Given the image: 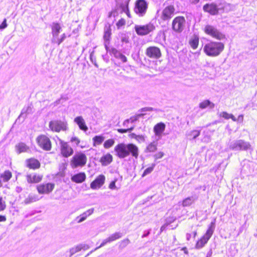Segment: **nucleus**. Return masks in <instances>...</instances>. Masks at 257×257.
I'll use <instances>...</instances> for the list:
<instances>
[{
    "instance_id": "obj_24",
    "label": "nucleus",
    "mask_w": 257,
    "mask_h": 257,
    "mask_svg": "<svg viewBox=\"0 0 257 257\" xmlns=\"http://www.w3.org/2000/svg\"><path fill=\"white\" fill-rule=\"evenodd\" d=\"M52 29V38H56L59 36V33L62 30V28L59 23L57 22H53L51 25Z\"/></svg>"
},
{
    "instance_id": "obj_36",
    "label": "nucleus",
    "mask_w": 257,
    "mask_h": 257,
    "mask_svg": "<svg viewBox=\"0 0 257 257\" xmlns=\"http://www.w3.org/2000/svg\"><path fill=\"white\" fill-rule=\"evenodd\" d=\"M104 140V137L102 135L95 136L92 138L93 146L100 145Z\"/></svg>"
},
{
    "instance_id": "obj_49",
    "label": "nucleus",
    "mask_w": 257,
    "mask_h": 257,
    "mask_svg": "<svg viewBox=\"0 0 257 257\" xmlns=\"http://www.w3.org/2000/svg\"><path fill=\"white\" fill-rule=\"evenodd\" d=\"M230 114L228 113L227 112L223 111L221 112L219 114L220 117H222L225 119H228L230 118Z\"/></svg>"
},
{
    "instance_id": "obj_54",
    "label": "nucleus",
    "mask_w": 257,
    "mask_h": 257,
    "mask_svg": "<svg viewBox=\"0 0 257 257\" xmlns=\"http://www.w3.org/2000/svg\"><path fill=\"white\" fill-rule=\"evenodd\" d=\"M78 245H79V246L80 250L81 249L85 250L88 249L89 248V246L87 244H78Z\"/></svg>"
},
{
    "instance_id": "obj_2",
    "label": "nucleus",
    "mask_w": 257,
    "mask_h": 257,
    "mask_svg": "<svg viewBox=\"0 0 257 257\" xmlns=\"http://www.w3.org/2000/svg\"><path fill=\"white\" fill-rule=\"evenodd\" d=\"M224 48V45L221 42L210 41L206 43L203 51L206 55L210 57H216L219 55Z\"/></svg>"
},
{
    "instance_id": "obj_17",
    "label": "nucleus",
    "mask_w": 257,
    "mask_h": 257,
    "mask_svg": "<svg viewBox=\"0 0 257 257\" xmlns=\"http://www.w3.org/2000/svg\"><path fill=\"white\" fill-rule=\"evenodd\" d=\"M61 152L64 157H68L73 153V150L70 147L67 143L61 141Z\"/></svg>"
},
{
    "instance_id": "obj_46",
    "label": "nucleus",
    "mask_w": 257,
    "mask_h": 257,
    "mask_svg": "<svg viewBox=\"0 0 257 257\" xmlns=\"http://www.w3.org/2000/svg\"><path fill=\"white\" fill-rule=\"evenodd\" d=\"M51 42L54 44H57L58 45H59L61 43L63 42V41L61 40L60 38H59L58 36L56 38H52Z\"/></svg>"
},
{
    "instance_id": "obj_1",
    "label": "nucleus",
    "mask_w": 257,
    "mask_h": 257,
    "mask_svg": "<svg viewBox=\"0 0 257 257\" xmlns=\"http://www.w3.org/2000/svg\"><path fill=\"white\" fill-rule=\"evenodd\" d=\"M114 151L120 159L125 158L130 155L137 159L139 156V148L134 144H118L114 147Z\"/></svg>"
},
{
    "instance_id": "obj_39",
    "label": "nucleus",
    "mask_w": 257,
    "mask_h": 257,
    "mask_svg": "<svg viewBox=\"0 0 257 257\" xmlns=\"http://www.w3.org/2000/svg\"><path fill=\"white\" fill-rule=\"evenodd\" d=\"M122 236V233L119 232H115L112 234H111L109 237L108 239L110 242H112L114 241L117 239L120 238Z\"/></svg>"
},
{
    "instance_id": "obj_52",
    "label": "nucleus",
    "mask_w": 257,
    "mask_h": 257,
    "mask_svg": "<svg viewBox=\"0 0 257 257\" xmlns=\"http://www.w3.org/2000/svg\"><path fill=\"white\" fill-rule=\"evenodd\" d=\"M108 242H110L109 239H108V237L104 240H103V241L102 242V243L100 244V245L96 247L95 250L97 249V248H99L100 247H101L103 246H104Z\"/></svg>"
},
{
    "instance_id": "obj_23",
    "label": "nucleus",
    "mask_w": 257,
    "mask_h": 257,
    "mask_svg": "<svg viewBox=\"0 0 257 257\" xmlns=\"http://www.w3.org/2000/svg\"><path fill=\"white\" fill-rule=\"evenodd\" d=\"M33 112V107L32 105H28V106H25L21 111V113L17 118V120L20 119L21 118H23V120H24L27 114L32 113Z\"/></svg>"
},
{
    "instance_id": "obj_43",
    "label": "nucleus",
    "mask_w": 257,
    "mask_h": 257,
    "mask_svg": "<svg viewBox=\"0 0 257 257\" xmlns=\"http://www.w3.org/2000/svg\"><path fill=\"white\" fill-rule=\"evenodd\" d=\"M80 251L79 245H77L75 247H72L70 249L69 252L70 253V257L72 256L75 253Z\"/></svg>"
},
{
    "instance_id": "obj_59",
    "label": "nucleus",
    "mask_w": 257,
    "mask_h": 257,
    "mask_svg": "<svg viewBox=\"0 0 257 257\" xmlns=\"http://www.w3.org/2000/svg\"><path fill=\"white\" fill-rule=\"evenodd\" d=\"M243 120V115L242 114H240L237 119V121L239 122H242Z\"/></svg>"
},
{
    "instance_id": "obj_5",
    "label": "nucleus",
    "mask_w": 257,
    "mask_h": 257,
    "mask_svg": "<svg viewBox=\"0 0 257 257\" xmlns=\"http://www.w3.org/2000/svg\"><path fill=\"white\" fill-rule=\"evenodd\" d=\"M228 147L233 151H247L250 148L251 146L249 142L243 140H236L230 141Z\"/></svg>"
},
{
    "instance_id": "obj_13",
    "label": "nucleus",
    "mask_w": 257,
    "mask_h": 257,
    "mask_svg": "<svg viewBox=\"0 0 257 257\" xmlns=\"http://www.w3.org/2000/svg\"><path fill=\"white\" fill-rule=\"evenodd\" d=\"M155 27L153 24L149 23L146 25L139 26L136 25L135 27V31L138 35H146L152 32Z\"/></svg>"
},
{
    "instance_id": "obj_10",
    "label": "nucleus",
    "mask_w": 257,
    "mask_h": 257,
    "mask_svg": "<svg viewBox=\"0 0 257 257\" xmlns=\"http://www.w3.org/2000/svg\"><path fill=\"white\" fill-rule=\"evenodd\" d=\"M148 7V3L145 0H138L136 2L134 11L140 17H143L146 13Z\"/></svg>"
},
{
    "instance_id": "obj_27",
    "label": "nucleus",
    "mask_w": 257,
    "mask_h": 257,
    "mask_svg": "<svg viewBox=\"0 0 257 257\" xmlns=\"http://www.w3.org/2000/svg\"><path fill=\"white\" fill-rule=\"evenodd\" d=\"M42 177V175L36 174H29L27 176V180L29 183H36L41 181Z\"/></svg>"
},
{
    "instance_id": "obj_38",
    "label": "nucleus",
    "mask_w": 257,
    "mask_h": 257,
    "mask_svg": "<svg viewBox=\"0 0 257 257\" xmlns=\"http://www.w3.org/2000/svg\"><path fill=\"white\" fill-rule=\"evenodd\" d=\"M199 44V39L198 38L195 37L190 40L189 44L191 48L193 49H196Z\"/></svg>"
},
{
    "instance_id": "obj_48",
    "label": "nucleus",
    "mask_w": 257,
    "mask_h": 257,
    "mask_svg": "<svg viewBox=\"0 0 257 257\" xmlns=\"http://www.w3.org/2000/svg\"><path fill=\"white\" fill-rule=\"evenodd\" d=\"M70 141L72 143H74L76 146H78L80 143V140L76 137H73L71 138Z\"/></svg>"
},
{
    "instance_id": "obj_64",
    "label": "nucleus",
    "mask_w": 257,
    "mask_h": 257,
    "mask_svg": "<svg viewBox=\"0 0 257 257\" xmlns=\"http://www.w3.org/2000/svg\"><path fill=\"white\" fill-rule=\"evenodd\" d=\"M230 118H231L233 121H237V119L235 117V116L232 114H230Z\"/></svg>"
},
{
    "instance_id": "obj_56",
    "label": "nucleus",
    "mask_w": 257,
    "mask_h": 257,
    "mask_svg": "<svg viewBox=\"0 0 257 257\" xmlns=\"http://www.w3.org/2000/svg\"><path fill=\"white\" fill-rule=\"evenodd\" d=\"M150 231H151V229L144 231V234L142 236V237L144 238V237L148 236L150 233Z\"/></svg>"
},
{
    "instance_id": "obj_20",
    "label": "nucleus",
    "mask_w": 257,
    "mask_h": 257,
    "mask_svg": "<svg viewBox=\"0 0 257 257\" xmlns=\"http://www.w3.org/2000/svg\"><path fill=\"white\" fill-rule=\"evenodd\" d=\"M116 6L120 9L121 12H123L130 17L128 11V1L127 0H115Z\"/></svg>"
},
{
    "instance_id": "obj_3",
    "label": "nucleus",
    "mask_w": 257,
    "mask_h": 257,
    "mask_svg": "<svg viewBox=\"0 0 257 257\" xmlns=\"http://www.w3.org/2000/svg\"><path fill=\"white\" fill-rule=\"evenodd\" d=\"M231 6L226 3H211L206 4L203 6V10L204 12L209 13L211 15L218 14L219 11L227 12L231 9Z\"/></svg>"
},
{
    "instance_id": "obj_8",
    "label": "nucleus",
    "mask_w": 257,
    "mask_h": 257,
    "mask_svg": "<svg viewBox=\"0 0 257 257\" xmlns=\"http://www.w3.org/2000/svg\"><path fill=\"white\" fill-rule=\"evenodd\" d=\"M204 31L207 35L217 40H222L225 38V35L213 26L206 25L204 28Z\"/></svg>"
},
{
    "instance_id": "obj_4",
    "label": "nucleus",
    "mask_w": 257,
    "mask_h": 257,
    "mask_svg": "<svg viewBox=\"0 0 257 257\" xmlns=\"http://www.w3.org/2000/svg\"><path fill=\"white\" fill-rule=\"evenodd\" d=\"M215 228V219L209 224L205 234L196 243L195 248L200 249L207 243L211 237Z\"/></svg>"
},
{
    "instance_id": "obj_12",
    "label": "nucleus",
    "mask_w": 257,
    "mask_h": 257,
    "mask_svg": "<svg viewBox=\"0 0 257 257\" xmlns=\"http://www.w3.org/2000/svg\"><path fill=\"white\" fill-rule=\"evenodd\" d=\"M49 127L50 129L56 132L61 131H66L68 129L67 123L61 120H52L49 122Z\"/></svg>"
},
{
    "instance_id": "obj_47",
    "label": "nucleus",
    "mask_w": 257,
    "mask_h": 257,
    "mask_svg": "<svg viewBox=\"0 0 257 257\" xmlns=\"http://www.w3.org/2000/svg\"><path fill=\"white\" fill-rule=\"evenodd\" d=\"M143 115H144V114L140 113V114H137L136 116H135L134 117H131L129 119H130V121L132 123H134L135 121H136L139 119V118L143 116Z\"/></svg>"
},
{
    "instance_id": "obj_29",
    "label": "nucleus",
    "mask_w": 257,
    "mask_h": 257,
    "mask_svg": "<svg viewBox=\"0 0 257 257\" xmlns=\"http://www.w3.org/2000/svg\"><path fill=\"white\" fill-rule=\"evenodd\" d=\"M102 166H107L112 161V156L110 154L103 156L100 160Z\"/></svg>"
},
{
    "instance_id": "obj_62",
    "label": "nucleus",
    "mask_w": 257,
    "mask_h": 257,
    "mask_svg": "<svg viewBox=\"0 0 257 257\" xmlns=\"http://www.w3.org/2000/svg\"><path fill=\"white\" fill-rule=\"evenodd\" d=\"M66 38V35L65 33H63L60 36V39H61V40L63 41V42L65 40Z\"/></svg>"
},
{
    "instance_id": "obj_63",
    "label": "nucleus",
    "mask_w": 257,
    "mask_h": 257,
    "mask_svg": "<svg viewBox=\"0 0 257 257\" xmlns=\"http://www.w3.org/2000/svg\"><path fill=\"white\" fill-rule=\"evenodd\" d=\"M212 254V249H210L209 251L207 252L206 256V257H211Z\"/></svg>"
},
{
    "instance_id": "obj_7",
    "label": "nucleus",
    "mask_w": 257,
    "mask_h": 257,
    "mask_svg": "<svg viewBox=\"0 0 257 257\" xmlns=\"http://www.w3.org/2000/svg\"><path fill=\"white\" fill-rule=\"evenodd\" d=\"M186 20L183 16H178L175 18L172 22V28L177 33H181L184 29Z\"/></svg>"
},
{
    "instance_id": "obj_37",
    "label": "nucleus",
    "mask_w": 257,
    "mask_h": 257,
    "mask_svg": "<svg viewBox=\"0 0 257 257\" xmlns=\"http://www.w3.org/2000/svg\"><path fill=\"white\" fill-rule=\"evenodd\" d=\"M12 177V173L9 170L5 171L4 173L1 175V178L3 179V181L5 182L9 181Z\"/></svg>"
},
{
    "instance_id": "obj_57",
    "label": "nucleus",
    "mask_w": 257,
    "mask_h": 257,
    "mask_svg": "<svg viewBox=\"0 0 257 257\" xmlns=\"http://www.w3.org/2000/svg\"><path fill=\"white\" fill-rule=\"evenodd\" d=\"M130 243V240L128 239H125L123 240L121 242V244H123V246H125Z\"/></svg>"
},
{
    "instance_id": "obj_42",
    "label": "nucleus",
    "mask_w": 257,
    "mask_h": 257,
    "mask_svg": "<svg viewBox=\"0 0 257 257\" xmlns=\"http://www.w3.org/2000/svg\"><path fill=\"white\" fill-rule=\"evenodd\" d=\"M68 99V97L66 96H61V97L56 100L54 102V104L55 106H57L60 103H63L64 101H66Z\"/></svg>"
},
{
    "instance_id": "obj_53",
    "label": "nucleus",
    "mask_w": 257,
    "mask_h": 257,
    "mask_svg": "<svg viewBox=\"0 0 257 257\" xmlns=\"http://www.w3.org/2000/svg\"><path fill=\"white\" fill-rule=\"evenodd\" d=\"M7 20L6 19H5L2 22V23L0 25V29L3 30L7 27Z\"/></svg>"
},
{
    "instance_id": "obj_18",
    "label": "nucleus",
    "mask_w": 257,
    "mask_h": 257,
    "mask_svg": "<svg viewBox=\"0 0 257 257\" xmlns=\"http://www.w3.org/2000/svg\"><path fill=\"white\" fill-rule=\"evenodd\" d=\"M105 177L103 175H99L90 184V187L92 189L100 188L104 183Z\"/></svg>"
},
{
    "instance_id": "obj_6",
    "label": "nucleus",
    "mask_w": 257,
    "mask_h": 257,
    "mask_svg": "<svg viewBox=\"0 0 257 257\" xmlns=\"http://www.w3.org/2000/svg\"><path fill=\"white\" fill-rule=\"evenodd\" d=\"M86 161L87 158L84 154L82 153H76L72 157L71 165L73 168L83 167L86 164Z\"/></svg>"
},
{
    "instance_id": "obj_15",
    "label": "nucleus",
    "mask_w": 257,
    "mask_h": 257,
    "mask_svg": "<svg viewBox=\"0 0 257 257\" xmlns=\"http://www.w3.org/2000/svg\"><path fill=\"white\" fill-rule=\"evenodd\" d=\"M54 186V184L51 183L40 184L37 186V190L41 194H48L52 191Z\"/></svg>"
},
{
    "instance_id": "obj_33",
    "label": "nucleus",
    "mask_w": 257,
    "mask_h": 257,
    "mask_svg": "<svg viewBox=\"0 0 257 257\" xmlns=\"http://www.w3.org/2000/svg\"><path fill=\"white\" fill-rule=\"evenodd\" d=\"M28 166L31 169H36L40 167V162L36 159H31L28 160Z\"/></svg>"
},
{
    "instance_id": "obj_30",
    "label": "nucleus",
    "mask_w": 257,
    "mask_h": 257,
    "mask_svg": "<svg viewBox=\"0 0 257 257\" xmlns=\"http://www.w3.org/2000/svg\"><path fill=\"white\" fill-rule=\"evenodd\" d=\"M158 141H153L150 143L146 147L145 152L153 153L155 152L157 149Z\"/></svg>"
},
{
    "instance_id": "obj_41",
    "label": "nucleus",
    "mask_w": 257,
    "mask_h": 257,
    "mask_svg": "<svg viewBox=\"0 0 257 257\" xmlns=\"http://www.w3.org/2000/svg\"><path fill=\"white\" fill-rule=\"evenodd\" d=\"M114 143L115 142L113 139H108L104 142L103 146L105 149H108L112 147Z\"/></svg>"
},
{
    "instance_id": "obj_55",
    "label": "nucleus",
    "mask_w": 257,
    "mask_h": 257,
    "mask_svg": "<svg viewBox=\"0 0 257 257\" xmlns=\"http://www.w3.org/2000/svg\"><path fill=\"white\" fill-rule=\"evenodd\" d=\"M136 139L142 142H144L145 141V137L143 135H138L137 138Z\"/></svg>"
},
{
    "instance_id": "obj_40",
    "label": "nucleus",
    "mask_w": 257,
    "mask_h": 257,
    "mask_svg": "<svg viewBox=\"0 0 257 257\" xmlns=\"http://www.w3.org/2000/svg\"><path fill=\"white\" fill-rule=\"evenodd\" d=\"M119 37L122 43L127 44L130 42L129 36L127 34L125 33H122L120 34Z\"/></svg>"
},
{
    "instance_id": "obj_25",
    "label": "nucleus",
    "mask_w": 257,
    "mask_h": 257,
    "mask_svg": "<svg viewBox=\"0 0 257 257\" xmlns=\"http://www.w3.org/2000/svg\"><path fill=\"white\" fill-rule=\"evenodd\" d=\"M94 210V209L93 208L89 209L88 210L81 214L80 216H77L75 220L78 223L84 221V220H86L88 216H90L93 213Z\"/></svg>"
},
{
    "instance_id": "obj_19",
    "label": "nucleus",
    "mask_w": 257,
    "mask_h": 257,
    "mask_svg": "<svg viewBox=\"0 0 257 257\" xmlns=\"http://www.w3.org/2000/svg\"><path fill=\"white\" fill-rule=\"evenodd\" d=\"M111 35V29L110 25L109 24L105 25L104 29L103 39L104 41V45L107 51L108 50V45L109 44V42L110 40Z\"/></svg>"
},
{
    "instance_id": "obj_11",
    "label": "nucleus",
    "mask_w": 257,
    "mask_h": 257,
    "mask_svg": "<svg viewBox=\"0 0 257 257\" xmlns=\"http://www.w3.org/2000/svg\"><path fill=\"white\" fill-rule=\"evenodd\" d=\"M36 141L41 148L45 151H50L51 149V143L50 139L45 135H41L39 136Z\"/></svg>"
},
{
    "instance_id": "obj_60",
    "label": "nucleus",
    "mask_w": 257,
    "mask_h": 257,
    "mask_svg": "<svg viewBox=\"0 0 257 257\" xmlns=\"http://www.w3.org/2000/svg\"><path fill=\"white\" fill-rule=\"evenodd\" d=\"M118 132L120 133H126V128H119L117 130Z\"/></svg>"
},
{
    "instance_id": "obj_50",
    "label": "nucleus",
    "mask_w": 257,
    "mask_h": 257,
    "mask_svg": "<svg viewBox=\"0 0 257 257\" xmlns=\"http://www.w3.org/2000/svg\"><path fill=\"white\" fill-rule=\"evenodd\" d=\"M164 153L162 152H158L154 155L156 160L162 158L164 156Z\"/></svg>"
},
{
    "instance_id": "obj_34",
    "label": "nucleus",
    "mask_w": 257,
    "mask_h": 257,
    "mask_svg": "<svg viewBox=\"0 0 257 257\" xmlns=\"http://www.w3.org/2000/svg\"><path fill=\"white\" fill-rule=\"evenodd\" d=\"M29 148L24 143H20L16 145V149L18 154L22 152H25L27 151Z\"/></svg>"
},
{
    "instance_id": "obj_31",
    "label": "nucleus",
    "mask_w": 257,
    "mask_h": 257,
    "mask_svg": "<svg viewBox=\"0 0 257 257\" xmlns=\"http://www.w3.org/2000/svg\"><path fill=\"white\" fill-rule=\"evenodd\" d=\"M39 200V198L37 195L36 194H29V196L25 198L24 202L25 204H29Z\"/></svg>"
},
{
    "instance_id": "obj_45",
    "label": "nucleus",
    "mask_w": 257,
    "mask_h": 257,
    "mask_svg": "<svg viewBox=\"0 0 257 257\" xmlns=\"http://www.w3.org/2000/svg\"><path fill=\"white\" fill-rule=\"evenodd\" d=\"M125 24V21L124 19H120L116 24V27L118 29H120Z\"/></svg>"
},
{
    "instance_id": "obj_44",
    "label": "nucleus",
    "mask_w": 257,
    "mask_h": 257,
    "mask_svg": "<svg viewBox=\"0 0 257 257\" xmlns=\"http://www.w3.org/2000/svg\"><path fill=\"white\" fill-rule=\"evenodd\" d=\"M154 166L155 165H154L153 166L148 167L147 169H146L145 170V171H144V173L142 175V177H144V176L147 175L148 174H149L150 173H151L154 170Z\"/></svg>"
},
{
    "instance_id": "obj_14",
    "label": "nucleus",
    "mask_w": 257,
    "mask_h": 257,
    "mask_svg": "<svg viewBox=\"0 0 257 257\" xmlns=\"http://www.w3.org/2000/svg\"><path fill=\"white\" fill-rule=\"evenodd\" d=\"M146 55L150 58L153 59H159L161 56L160 49L155 46H151L146 50Z\"/></svg>"
},
{
    "instance_id": "obj_22",
    "label": "nucleus",
    "mask_w": 257,
    "mask_h": 257,
    "mask_svg": "<svg viewBox=\"0 0 257 257\" xmlns=\"http://www.w3.org/2000/svg\"><path fill=\"white\" fill-rule=\"evenodd\" d=\"M74 121L78 125L79 128L81 130L85 132L88 130V127L85 123V120L81 116L76 117L74 119Z\"/></svg>"
},
{
    "instance_id": "obj_35",
    "label": "nucleus",
    "mask_w": 257,
    "mask_h": 257,
    "mask_svg": "<svg viewBox=\"0 0 257 257\" xmlns=\"http://www.w3.org/2000/svg\"><path fill=\"white\" fill-rule=\"evenodd\" d=\"M208 106L213 108L214 107V104L209 100H205L199 103V107L201 109H205Z\"/></svg>"
},
{
    "instance_id": "obj_58",
    "label": "nucleus",
    "mask_w": 257,
    "mask_h": 257,
    "mask_svg": "<svg viewBox=\"0 0 257 257\" xmlns=\"http://www.w3.org/2000/svg\"><path fill=\"white\" fill-rule=\"evenodd\" d=\"M130 122V119H125L123 122V126L124 127H128V124Z\"/></svg>"
},
{
    "instance_id": "obj_28",
    "label": "nucleus",
    "mask_w": 257,
    "mask_h": 257,
    "mask_svg": "<svg viewBox=\"0 0 257 257\" xmlns=\"http://www.w3.org/2000/svg\"><path fill=\"white\" fill-rule=\"evenodd\" d=\"M197 199L198 196L195 194L193 195L184 199L182 201V205L184 207L189 206L194 203Z\"/></svg>"
},
{
    "instance_id": "obj_9",
    "label": "nucleus",
    "mask_w": 257,
    "mask_h": 257,
    "mask_svg": "<svg viewBox=\"0 0 257 257\" xmlns=\"http://www.w3.org/2000/svg\"><path fill=\"white\" fill-rule=\"evenodd\" d=\"M175 9L172 5L166 6L162 11L160 19L167 23L172 18L175 14Z\"/></svg>"
},
{
    "instance_id": "obj_26",
    "label": "nucleus",
    "mask_w": 257,
    "mask_h": 257,
    "mask_svg": "<svg viewBox=\"0 0 257 257\" xmlns=\"http://www.w3.org/2000/svg\"><path fill=\"white\" fill-rule=\"evenodd\" d=\"M110 53L113 55L115 58L119 59L122 63L127 62L126 57L116 49L112 48L110 51Z\"/></svg>"
},
{
    "instance_id": "obj_16",
    "label": "nucleus",
    "mask_w": 257,
    "mask_h": 257,
    "mask_svg": "<svg viewBox=\"0 0 257 257\" xmlns=\"http://www.w3.org/2000/svg\"><path fill=\"white\" fill-rule=\"evenodd\" d=\"M166 128V125L164 122H160L157 123L153 128L155 136L158 138L157 141L162 138V134Z\"/></svg>"
},
{
    "instance_id": "obj_32",
    "label": "nucleus",
    "mask_w": 257,
    "mask_h": 257,
    "mask_svg": "<svg viewBox=\"0 0 257 257\" xmlns=\"http://www.w3.org/2000/svg\"><path fill=\"white\" fill-rule=\"evenodd\" d=\"M200 134V131L193 130L186 132V136L187 138L190 140H194L197 138Z\"/></svg>"
},
{
    "instance_id": "obj_21",
    "label": "nucleus",
    "mask_w": 257,
    "mask_h": 257,
    "mask_svg": "<svg viewBox=\"0 0 257 257\" xmlns=\"http://www.w3.org/2000/svg\"><path fill=\"white\" fill-rule=\"evenodd\" d=\"M86 174L84 172H79L72 176L71 180L76 183H81L86 179Z\"/></svg>"
},
{
    "instance_id": "obj_61",
    "label": "nucleus",
    "mask_w": 257,
    "mask_h": 257,
    "mask_svg": "<svg viewBox=\"0 0 257 257\" xmlns=\"http://www.w3.org/2000/svg\"><path fill=\"white\" fill-rule=\"evenodd\" d=\"M6 220V217L4 215H0V222H4Z\"/></svg>"
},
{
    "instance_id": "obj_51",
    "label": "nucleus",
    "mask_w": 257,
    "mask_h": 257,
    "mask_svg": "<svg viewBox=\"0 0 257 257\" xmlns=\"http://www.w3.org/2000/svg\"><path fill=\"white\" fill-rule=\"evenodd\" d=\"M116 181V179L114 180V181H112L110 182V183L109 185V188L112 190H114L116 188V187L115 186V183Z\"/></svg>"
}]
</instances>
